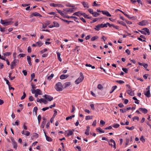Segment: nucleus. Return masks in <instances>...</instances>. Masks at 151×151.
Returning a JSON list of instances; mask_svg holds the SVG:
<instances>
[{
	"instance_id": "nucleus-1",
	"label": "nucleus",
	"mask_w": 151,
	"mask_h": 151,
	"mask_svg": "<svg viewBox=\"0 0 151 151\" xmlns=\"http://www.w3.org/2000/svg\"><path fill=\"white\" fill-rule=\"evenodd\" d=\"M102 140H105L107 141L108 142L109 145H111L112 146V145L110 143V142H113L114 144V148L116 149V143L115 141L113 139H111L109 140L107 138L105 137H102Z\"/></svg>"
},
{
	"instance_id": "nucleus-2",
	"label": "nucleus",
	"mask_w": 151,
	"mask_h": 151,
	"mask_svg": "<svg viewBox=\"0 0 151 151\" xmlns=\"http://www.w3.org/2000/svg\"><path fill=\"white\" fill-rule=\"evenodd\" d=\"M80 76L77 78L75 81V83L76 84H78L81 82L83 80L84 77L83 74L81 72L80 73Z\"/></svg>"
},
{
	"instance_id": "nucleus-3",
	"label": "nucleus",
	"mask_w": 151,
	"mask_h": 151,
	"mask_svg": "<svg viewBox=\"0 0 151 151\" xmlns=\"http://www.w3.org/2000/svg\"><path fill=\"white\" fill-rule=\"evenodd\" d=\"M55 89L58 91H61L64 89V87L62 86L61 83L60 82H58L55 86Z\"/></svg>"
},
{
	"instance_id": "nucleus-4",
	"label": "nucleus",
	"mask_w": 151,
	"mask_h": 151,
	"mask_svg": "<svg viewBox=\"0 0 151 151\" xmlns=\"http://www.w3.org/2000/svg\"><path fill=\"white\" fill-rule=\"evenodd\" d=\"M31 91L32 94H41L42 92L39 89H37L36 90L31 89Z\"/></svg>"
},
{
	"instance_id": "nucleus-5",
	"label": "nucleus",
	"mask_w": 151,
	"mask_h": 151,
	"mask_svg": "<svg viewBox=\"0 0 151 151\" xmlns=\"http://www.w3.org/2000/svg\"><path fill=\"white\" fill-rule=\"evenodd\" d=\"M104 26H103V24H99L96 26L94 29L95 30L99 31L100 30L101 28L104 27Z\"/></svg>"
},
{
	"instance_id": "nucleus-6",
	"label": "nucleus",
	"mask_w": 151,
	"mask_h": 151,
	"mask_svg": "<svg viewBox=\"0 0 151 151\" xmlns=\"http://www.w3.org/2000/svg\"><path fill=\"white\" fill-rule=\"evenodd\" d=\"M17 60L16 59H14L11 63V69H13L14 67L16 65V63H17Z\"/></svg>"
},
{
	"instance_id": "nucleus-7",
	"label": "nucleus",
	"mask_w": 151,
	"mask_h": 151,
	"mask_svg": "<svg viewBox=\"0 0 151 151\" xmlns=\"http://www.w3.org/2000/svg\"><path fill=\"white\" fill-rule=\"evenodd\" d=\"M147 24L148 22L147 20H143L139 22L138 24L140 26H144L146 25Z\"/></svg>"
},
{
	"instance_id": "nucleus-8",
	"label": "nucleus",
	"mask_w": 151,
	"mask_h": 151,
	"mask_svg": "<svg viewBox=\"0 0 151 151\" xmlns=\"http://www.w3.org/2000/svg\"><path fill=\"white\" fill-rule=\"evenodd\" d=\"M43 97H44L45 98L49 101H51L53 99V98L49 95H44L43 96Z\"/></svg>"
},
{
	"instance_id": "nucleus-9",
	"label": "nucleus",
	"mask_w": 151,
	"mask_h": 151,
	"mask_svg": "<svg viewBox=\"0 0 151 151\" xmlns=\"http://www.w3.org/2000/svg\"><path fill=\"white\" fill-rule=\"evenodd\" d=\"M33 16H39L40 17H42V16L38 13L35 12L32 13L30 15V17H32Z\"/></svg>"
},
{
	"instance_id": "nucleus-10",
	"label": "nucleus",
	"mask_w": 151,
	"mask_h": 151,
	"mask_svg": "<svg viewBox=\"0 0 151 151\" xmlns=\"http://www.w3.org/2000/svg\"><path fill=\"white\" fill-rule=\"evenodd\" d=\"M102 12L103 14L106 15L108 17H110L111 16L109 12L107 11H102Z\"/></svg>"
},
{
	"instance_id": "nucleus-11",
	"label": "nucleus",
	"mask_w": 151,
	"mask_h": 151,
	"mask_svg": "<svg viewBox=\"0 0 151 151\" xmlns=\"http://www.w3.org/2000/svg\"><path fill=\"white\" fill-rule=\"evenodd\" d=\"M73 131H74V129L72 130H68L67 131H68V133L67 134V136H69L72 135L73 134Z\"/></svg>"
},
{
	"instance_id": "nucleus-12",
	"label": "nucleus",
	"mask_w": 151,
	"mask_h": 151,
	"mask_svg": "<svg viewBox=\"0 0 151 151\" xmlns=\"http://www.w3.org/2000/svg\"><path fill=\"white\" fill-rule=\"evenodd\" d=\"M27 60L29 65L30 66L32 65V64L31 63V59L29 56H27Z\"/></svg>"
},
{
	"instance_id": "nucleus-13",
	"label": "nucleus",
	"mask_w": 151,
	"mask_h": 151,
	"mask_svg": "<svg viewBox=\"0 0 151 151\" xmlns=\"http://www.w3.org/2000/svg\"><path fill=\"white\" fill-rule=\"evenodd\" d=\"M75 9L74 7H72L71 8H67V12H73Z\"/></svg>"
},
{
	"instance_id": "nucleus-14",
	"label": "nucleus",
	"mask_w": 151,
	"mask_h": 151,
	"mask_svg": "<svg viewBox=\"0 0 151 151\" xmlns=\"http://www.w3.org/2000/svg\"><path fill=\"white\" fill-rule=\"evenodd\" d=\"M127 93L128 94H134V91L132 90L130 88H129L127 91Z\"/></svg>"
},
{
	"instance_id": "nucleus-15",
	"label": "nucleus",
	"mask_w": 151,
	"mask_h": 151,
	"mask_svg": "<svg viewBox=\"0 0 151 151\" xmlns=\"http://www.w3.org/2000/svg\"><path fill=\"white\" fill-rule=\"evenodd\" d=\"M67 18H71L74 19L75 21L76 22H77L78 23H79V22L77 20V19H78V18L76 17H74V16H73L69 17V16H68V15H67Z\"/></svg>"
},
{
	"instance_id": "nucleus-16",
	"label": "nucleus",
	"mask_w": 151,
	"mask_h": 151,
	"mask_svg": "<svg viewBox=\"0 0 151 151\" xmlns=\"http://www.w3.org/2000/svg\"><path fill=\"white\" fill-rule=\"evenodd\" d=\"M139 110L142 111V112L144 113V114H146L148 111L147 109L145 108H140L139 109Z\"/></svg>"
},
{
	"instance_id": "nucleus-17",
	"label": "nucleus",
	"mask_w": 151,
	"mask_h": 151,
	"mask_svg": "<svg viewBox=\"0 0 151 151\" xmlns=\"http://www.w3.org/2000/svg\"><path fill=\"white\" fill-rule=\"evenodd\" d=\"M45 134V137L46 140L48 142H51L52 141V139L49 137L44 132Z\"/></svg>"
},
{
	"instance_id": "nucleus-18",
	"label": "nucleus",
	"mask_w": 151,
	"mask_h": 151,
	"mask_svg": "<svg viewBox=\"0 0 151 151\" xmlns=\"http://www.w3.org/2000/svg\"><path fill=\"white\" fill-rule=\"evenodd\" d=\"M90 128L89 126H87L86 127V132H85V134L86 135H89V133L90 131Z\"/></svg>"
},
{
	"instance_id": "nucleus-19",
	"label": "nucleus",
	"mask_w": 151,
	"mask_h": 151,
	"mask_svg": "<svg viewBox=\"0 0 151 151\" xmlns=\"http://www.w3.org/2000/svg\"><path fill=\"white\" fill-rule=\"evenodd\" d=\"M82 14L83 13H82L80 12L79 11L75 12L73 14V15H75L78 16H80L81 15H82Z\"/></svg>"
},
{
	"instance_id": "nucleus-20",
	"label": "nucleus",
	"mask_w": 151,
	"mask_h": 151,
	"mask_svg": "<svg viewBox=\"0 0 151 151\" xmlns=\"http://www.w3.org/2000/svg\"><path fill=\"white\" fill-rule=\"evenodd\" d=\"M150 86H148L146 89L147 92L146 93H145V94H150Z\"/></svg>"
},
{
	"instance_id": "nucleus-21",
	"label": "nucleus",
	"mask_w": 151,
	"mask_h": 151,
	"mask_svg": "<svg viewBox=\"0 0 151 151\" xmlns=\"http://www.w3.org/2000/svg\"><path fill=\"white\" fill-rule=\"evenodd\" d=\"M142 30L145 31V32H147L148 35H149L150 34V32L149 30L147 28H144L142 29Z\"/></svg>"
},
{
	"instance_id": "nucleus-22",
	"label": "nucleus",
	"mask_w": 151,
	"mask_h": 151,
	"mask_svg": "<svg viewBox=\"0 0 151 151\" xmlns=\"http://www.w3.org/2000/svg\"><path fill=\"white\" fill-rule=\"evenodd\" d=\"M82 4L84 7L85 8H88L89 7L88 4L87 2H83L82 3Z\"/></svg>"
},
{
	"instance_id": "nucleus-23",
	"label": "nucleus",
	"mask_w": 151,
	"mask_h": 151,
	"mask_svg": "<svg viewBox=\"0 0 151 151\" xmlns=\"http://www.w3.org/2000/svg\"><path fill=\"white\" fill-rule=\"evenodd\" d=\"M57 55L58 58V60L60 62H61L62 61V59L61 58H60V56L61 55L60 53L59 52H57Z\"/></svg>"
},
{
	"instance_id": "nucleus-24",
	"label": "nucleus",
	"mask_w": 151,
	"mask_h": 151,
	"mask_svg": "<svg viewBox=\"0 0 151 151\" xmlns=\"http://www.w3.org/2000/svg\"><path fill=\"white\" fill-rule=\"evenodd\" d=\"M99 38V37L97 36H96L94 37H92L91 39V41H93L95 40L98 39Z\"/></svg>"
},
{
	"instance_id": "nucleus-25",
	"label": "nucleus",
	"mask_w": 151,
	"mask_h": 151,
	"mask_svg": "<svg viewBox=\"0 0 151 151\" xmlns=\"http://www.w3.org/2000/svg\"><path fill=\"white\" fill-rule=\"evenodd\" d=\"M11 54H12V53L11 52H6V53H4L3 54V55L4 57V58H5V57L6 56H9Z\"/></svg>"
},
{
	"instance_id": "nucleus-26",
	"label": "nucleus",
	"mask_w": 151,
	"mask_h": 151,
	"mask_svg": "<svg viewBox=\"0 0 151 151\" xmlns=\"http://www.w3.org/2000/svg\"><path fill=\"white\" fill-rule=\"evenodd\" d=\"M13 22H5L4 26H7L11 24Z\"/></svg>"
},
{
	"instance_id": "nucleus-27",
	"label": "nucleus",
	"mask_w": 151,
	"mask_h": 151,
	"mask_svg": "<svg viewBox=\"0 0 151 151\" xmlns=\"http://www.w3.org/2000/svg\"><path fill=\"white\" fill-rule=\"evenodd\" d=\"M13 145L14 148L16 150L17 147V142H13Z\"/></svg>"
},
{
	"instance_id": "nucleus-28",
	"label": "nucleus",
	"mask_w": 151,
	"mask_h": 151,
	"mask_svg": "<svg viewBox=\"0 0 151 151\" xmlns=\"http://www.w3.org/2000/svg\"><path fill=\"white\" fill-rule=\"evenodd\" d=\"M96 130L98 131L99 130V133H104V130H102L101 129V128L100 127H99L98 128H97L96 129Z\"/></svg>"
},
{
	"instance_id": "nucleus-29",
	"label": "nucleus",
	"mask_w": 151,
	"mask_h": 151,
	"mask_svg": "<svg viewBox=\"0 0 151 151\" xmlns=\"http://www.w3.org/2000/svg\"><path fill=\"white\" fill-rule=\"evenodd\" d=\"M118 23L119 24H122L123 26H126V24L123 22L122 21H118Z\"/></svg>"
},
{
	"instance_id": "nucleus-30",
	"label": "nucleus",
	"mask_w": 151,
	"mask_h": 151,
	"mask_svg": "<svg viewBox=\"0 0 151 151\" xmlns=\"http://www.w3.org/2000/svg\"><path fill=\"white\" fill-rule=\"evenodd\" d=\"M66 78V76L65 75L62 74L60 76V78L61 79L63 80Z\"/></svg>"
},
{
	"instance_id": "nucleus-31",
	"label": "nucleus",
	"mask_w": 151,
	"mask_h": 151,
	"mask_svg": "<svg viewBox=\"0 0 151 151\" xmlns=\"http://www.w3.org/2000/svg\"><path fill=\"white\" fill-rule=\"evenodd\" d=\"M117 88V86H113L111 88V91L110 92V93H111Z\"/></svg>"
},
{
	"instance_id": "nucleus-32",
	"label": "nucleus",
	"mask_w": 151,
	"mask_h": 151,
	"mask_svg": "<svg viewBox=\"0 0 151 151\" xmlns=\"http://www.w3.org/2000/svg\"><path fill=\"white\" fill-rule=\"evenodd\" d=\"M117 88V86H113L111 88V91L110 92V93H111Z\"/></svg>"
},
{
	"instance_id": "nucleus-33",
	"label": "nucleus",
	"mask_w": 151,
	"mask_h": 151,
	"mask_svg": "<svg viewBox=\"0 0 151 151\" xmlns=\"http://www.w3.org/2000/svg\"><path fill=\"white\" fill-rule=\"evenodd\" d=\"M53 25L54 27H59V24L58 22H53Z\"/></svg>"
},
{
	"instance_id": "nucleus-34",
	"label": "nucleus",
	"mask_w": 151,
	"mask_h": 151,
	"mask_svg": "<svg viewBox=\"0 0 151 151\" xmlns=\"http://www.w3.org/2000/svg\"><path fill=\"white\" fill-rule=\"evenodd\" d=\"M36 44L37 45V46H38L39 47H40L43 45V43L40 41L36 42Z\"/></svg>"
},
{
	"instance_id": "nucleus-35",
	"label": "nucleus",
	"mask_w": 151,
	"mask_h": 151,
	"mask_svg": "<svg viewBox=\"0 0 151 151\" xmlns=\"http://www.w3.org/2000/svg\"><path fill=\"white\" fill-rule=\"evenodd\" d=\"M40 100V101H41V103L42 102L45 104H46L47 103V102L46 100L42 98H41Z\"/></svg>"
},
{
	"instance_id": "nucleus-36",
	"label": "nucleus",
	"mask_w": 151,
	"mask_h": 151,
	"mask_svg": "<svg viewBox=\"0 0 151 151\" xmlns=\"http://www.w3.org/2000/svg\"><path fill=\"white\" fill-rule=\"evenodd\" d=\"M4 81H6V84H7L9 86H10V83L8 80H7L6 78H5L4 79Z\"/></svg>"
},
{
	"instance_id": "nucleus-37",
	"label": "nucleus",
	"mask_w": 151,
	"mask_h": 151,
	"mask_svg": "<svg viewBox=\"0 0 151 151\" xmlns=\"http://www.w3.org/2000/svg\"><path fill=\"white\" fill-rule=\"evenodd\" d=\"M82 15L85 18H88V19H90V17H88V15H87L85 13H83L82 14Z\"/></svg>"
},
{
	"instance_id": "nucleus-38",
	"label": "nucleus",
	"mask_w": 151,
	"mask_h": 151,
	"mask_svg": "<svg viewBox=\"0 0 151 151\" xmlns=\"http://www.w3.org/2000/svg\"><path fill=\"white\" fill-rule=\"evenodd\" d=\"M54 76V75L53 74H52L47 77V79L50 80L53 78Z\"/></svg>"
},
{
	"instance_id": "nucleus-39",
	"label": "nucleus",
	"mask_w": 151,
	"mask_h": 151,
	"mask_svg": "<svg viewBox=\"0 0 151 151\" xmlns=\"http://www.w3.org/2000/svg\"><path fill=\"white\" fill-rule=\"evenodd\" d=\"M58 12L60 14L63 16L65 17L64 13L61 10H57Z\"/></svg>"
},
{
	"instance_id": "nucleus-40",
	"label": "nucleus",
	"mask_w": 151,
	"mask_h": 151,
	"mask_svg": "<svg viewBox=\"0 0 151 151\" xmlns=\"http://www.w3.org/2000/svg\"><path fill=\"white\" fill-rule=\"evenodd\" d=\"M37 118H38V123L39 124H40V122L41 121V118H42V117H41V115L40 114L38 116Z\"/></svg>"
},
{
	"instance_id": "nucleus-41",
	"label": "nucleus",
	"mask_w": 151,
	"mask_h": 151,
	"mask_svg": "<svg viewBox=\"0 0 151 151\" xmlns=\"http://www.w3.org/2000/svg\"><path fill=\"white\" fill-rule=\"evenodd\" d=\"M125 128L127 129L130 130H132L133 129H134V126H132L130 127H128L126 126L125 127Z\"/></svg>"
},
{
	"instance_id": "nucleus-42",
	"label": "nucleus",
	"mask_w": 151,
	"mask_h": 151,
	"mask_svg": "<svg viewBox=\"0 0 151 151\" xmlns=\"http://www.w3.org/2000/svg\"><path fill=\"white\" fill-rule=\"evenodd\" d=\"M75 116V115H73L71 116H69L67 117V121L69 119H71L73 118Z\"/></svg>"
},
{
	"instance_id": "nucleus-43",
	"label": "nucleus",
	"mask_w": 151,
	"mask_h": 151,
	"mask_svg": "<svg viewBox=\"0 0 151 151\" xmlns=\"http://www.w3.org/2000/svg\"><path fill=\"white\" fill-rule=\"evenodd\" d=\"M46 122H45V121L44 122H42L41 125V127L42 128H43L44 127L45 124H46Z\"/></svg>"
},
{
	"instance_id": "nucleus-44",
	"label": "nucleus",
	"mask_w": 151,
	"mask_h": 151,
	"mask_svg": "<svg viewBox=\"0 0 151 151\" xmlns=\"http://www.w3.org/2000/svg\"><path fill=\"white\" fill-rule=\"evenodd\" d=\"M100 4H97L96 3V1H95L93 2V4L92 5L93 6H100Z\"/></svg>"
},
{
	"instance_id": "nucleus-45",
	"label": "nucleus",
	"mask_w": 151,
	"mask_h": 151,
	"mask_svg": "<svg viewBox=\"0 0 151 151\" xmlns=\"http://www.w3.org/2000/svg\"><path fill=\"white\" fill-rule=\"evenodd\" d=\"M88 11L90 12V13L92 14H93L94 12L93 9H88Z\"/></svg>"
},
{
	"instance_id": "nucleus-46",
	"label": "nucleus",
	"mask_w": 151,
	"mask_h": 151,
	"mask_svg": "<svg viewBox=\"0 0 151 151\" xmlns=\"http://www.w3.org/2000/svg\"><path fill=\"white\" fill-rule=\"evenodd\" d=\"M31 86L32 87L31 89H35L36 88V86L35 85H34L33 83H31Z\"/></svg>"
},
{
	"instance_id": "nucleus-47",
	"label": "nucleus",
	"mask_w": 151,
	"mask_h": 151,
	"mask_svg": "<svg viewBox=\"0 0 151 151\" xmlns=\"http://www.w3.org/2000/svg\"><path fill=\"white\" fill-rule=\"evenodd\" d=\"M50 5L51 6H52L53 7H56L58 6L59 4H55L54 3H52L50 4Z\"/></svg>"
},
{
	"instance_id": "nucleus-48",
	"label": "nucleus",
	"mask_w": 151,
	"mask_h": 151,
	"mask_svg": "<svg viewBox=\"0 0 151 151\" xmlns=\"http://www.w3.org/2000/svg\"><path fill=\"white\" fill-rule=\"evenodd\" d=\"M47 49L46 48H45L43 50H42L40 51V53L41 54H43L45 52L47 51Z\"/></svg>"
},
{
	"instance_id": "nucleus-49",
	"label": "nucleus",
	"mask_w": 151,
	"mask_h": 151,
	"mask_svg": "<svg viewBox=\"0 0 151 151\" xmlns=\"http://www.w3.org/2000/svg\"><path fill=\"white\" fill-rule=\"evenodd\" d=\"M38 110L37 107V106L35 107L33 109V111L35 112V114L36 115L37 113V110Z\"/></svg>"
},
{
	"instance_id": "nucleus-50",
	"label": "nucleus",
	"mask_w": 151,
	"mask_h": 151,
	"mask_svg": "<svg viewBox=\"0 0 151 151\" xmlns=\"http://www.w3.org/2000/svg\"><path fill=\"white\" fill-rule=\"evenodd\" d=\"M33 137L36 138H37L38 137V135L36 133H34L33 134Z\"/></svg>"
},
{
	"instance_id": "nucleus-51",
	"label": "nucleus",
	"mask_w": 151,
	"mask_h": 151,
	"mask_svg": "<svg viewBox=\"0 0 151 151\" xmlns=\"http://www.w3.org/2000/svg\"><path fill=\"white\" fill-rule=\"evenodd\" d=\"M100 14L99 13H97L96 12H94L93 14V16L94 17H96Z\"/></svg>"
},
{
	"instance_id": "nucleus-52",
	"label": "nucleus",
	"mask_w": 151,
	"mask_h": 151,
	"mask_svg": "<svg viewBox=\"0 0 151 151\" xmlns=\"http://www.w3.org/2000/svg\"><path fill=\"white\" fill-rule=\"evenodd\" d=\"M133 121H134L135 120H137V121L139 120V118L138 116H135L133 118Z\"/></svg>"
},
{
	"instance_id": "nucleus-53",
	"label": "nucleus",
	"mask_w": 151,
	"mask_h": 151,
	"mask_svg": "<svg viewBox=\"0 0 151 151\" xmlns=\"http://www.w3.org/2000/svg\"><path fill=\"white\" fill-rule=\"evenodd\" d=\"M116 82L119 84H123L124 83V81L122 80L117 81Z\"/></svg>"
},
{
	"instance_id": "nucleus-54",
	"label": "nucleus",
	"mask_w": 151,
	"mask_h": 151,
	"mask_svg": "<svg viewBox=\"0 0 151 151\" xmlns=\"http://www.w3.org/2000/svg\"><path fill=\"white\" fill-rule=\"evenodd\" d=\"M119 126V124H116L113 126V127L115 128H117Z\"/></svg>"
},
{
	"instance_id": "nucleus-55",
	"label": "nucleus",
	"mask_w": 151,
	"mask_h": 151,
	"mask_svg": "<svg viewBox=\"0 0 151 151\" xmlns=\"http://www.w3.org/2000/svg\"><path fill=\"white\" fill-rule=\"evenodd\" d=\"M97 88L98 89H101L103 88V87L101 84H99L98 85Z\"/></svg>"
},
{
	"instance_id": "nucleus-56",
	"label": "nucleus",
	"mask_w": 151,
	"mask_h": 151,
	"mask_svg": "<svg viewBox=\"0 0 151 151\" xmlns=\"http://www.w3.org/2000/svg\"><path fill=\"white\" fill-rule=\"evenodd\" d=\"M122 70L125 73H128V69L127 68H123Z\"/></svg>"
},
{
	"instance_id": "nucleus-57",
	"label": "nucleus",
	"mask_w": 151,
	"mask_h": 151,
	"mask_svg": "<svg viewBox=\"0 0 151 151\" xmlns=\"http://www.w3.org/2000/svg\"><path fill=\"white\" fill-rule=\"evenodd\" d=\"M110 25V24L108 22H107L106 24H103V26H104V27H107L108 25L109 26Z\"/></svg>"
},
{
	"instance_id": "nucleus-58",
	"label": "nucleus",
	"mask_w": 151,
	"mask_h": 151,
	"mask_svg": "<svg viewBox=\"0 0 151 151\" xmlns=\"http://www.w3.org/2000/svg\"><path fill=\"white\" fill-rule=\"evenodd\" d=\"M138 31L140 32L142 34H144L145 35H146L147 34L146 32H145V31H142V30H138Z\"/></svg>"
},
{
	"instance_id": "nucleus-59",
	"label": "nucleus",
	"mask_w": 151,
	"mask_h": 151,
	"mask_svg": "<svg viewBox=\"0 0 151 151\" xmlns=\"http://www.w3.org/2000/svg\"><path fill=\"white\" fill-rule=\"evenodd\" d=\"M22 73L25 76H26L27 74V72L26 70H23Z\"/></svg>"
},
{
	"instance_id": "nucleus-60",
	"label": "nucleus",
	"mask_w": 151,
	"mask_h": 151,
	"mask_svg": "<svg viewBox=\"0 0 151 151\" xmlns=\"http://www.w3.org/2000/svg\"><path fill=\"white\" fill-rule=\"evenodd\" d=\"M91 119V116H86L85 119L86 120Z\"/></svg>"
},
{
	"instance_id": "nucleus-61",
	"label": "nucleus",
	"mask_w": 151,
	"mask_h": 151,
	"mask_svg": "<svg viewBox=\"0 0 151 151\" xmlns=\"http://www.w3.org/2000/svg\"><path fill=\"white\" fill-rule=\"evenodd\" d=\"M140 140L142 142H144L145 141V139L144 138L143 136H142L140 138Z\"/></svg>"
},
{
	"instance_id": "nucleus-62",
	"label": "nucleus",
	"mask_w": 151,
	"mask_h": 151,
	"mask_svg": "<svg viewBox=\"0 0 151 151\" xmlns=\"http://www.w3.org/2000/svg\"><path fill=\"white\" fill-rule=\"evenodd\" d=\"M142 66L145 68H147L148 67V65L147 64L145 63H143V65Z\"/></svg>"
},
{
	"instance_id": "nucleus-63",
	"label": "nucleus",
	"mask_w": 151,
	"mask_h": 151,
	"mask_svg": "<svg viewBox=\"0 0 151 151\" xmlns=\"http://www.w3.org/2000/svg\"><path fill=\"white\" fill-rule=\"evenodd\" d=\"M100 123L103 126H104L105 124V122L103 120H101Z\"/></svg>"
},
{
	"instance_id": "nucleus-64",
	"label": "nucleus",
	"mask_w": 151,
	"mask_h": 151,
	"mask_svg": "<svg viewBox=\"0 0 151 151\" xmlns=\"http://www.w3.org/2000/svg\"><path fill=\"white\" fill-rule=\"evenodd\" d=\"M29 99L30 101H33L34 99L32 96H30L29 98Z\"/></svg>"
}]
</instances>
